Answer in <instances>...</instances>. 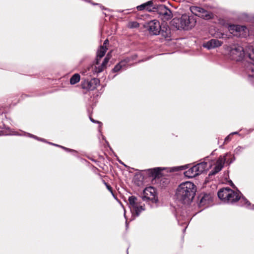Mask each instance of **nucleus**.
<instances>
[{"instance_id": "obj_24", "label": "nucleus", "mask_w": 254, "mask_h": 254, "mask_svg": "<svg viewBox=\"0 0 254 254\" xmlns=\"http://www.w3.org/2000/svg\"><path fill=\"white\" fill-rule=\"evenodd\" d=\"M152 3H153L152 1H151V0L149 1L146 3H144L140 5L137 6V9L138 10H142L145 9L146 6H148V5L152 4Z\"/></svg>"}, {"instance_id": "obj_33", "label": "nucleus", "mask_w": 254, "mask_h": 254, "mask_svg": "<svg viewBox=\"0 0 254 254\" xmlns=\"http://www.w3.org/2000/svg\"><path fill=\"white\" fill-rule=\"evenodd\" d=\"M238 132H233L232 134H237Z\"/></svg>"}, {"instance_id": "obj_29", "label": "nucleus", "mask_w": 254, "mask_h": 254, "mask_svg": "<svg viewBox=\"0 0 254 254\" xmlns=\"http://www.w3.org/2000/svg\"><path fill=\"white\" fill-rule=\"evenodd\" d=\"M105 185H106L107 189L111 192L113 193V191H112V187L109 186L107 183H105Z\"/></svg>"}, {"instance_id": "obj_36", "label": "nucleus", "mask_w": 254, "mask_h": 254, "mask_svg": "<svg viewBox=\"0 0 254 254\" xmlns=\"http://www.w3.org/2000/svg\"><path fill=\"white\" fill-rule=\"evenodd\" d=\"M53 144L54 145H56V144ZM56 146H58V145H56Z\"/></svg>"}, {"instance_id": "obj_23", "label": "nucleus", "mask_w": 254, "mask_h": 254, "mask_svg": "<svg viewBox=\"0 0 254 254\" xmlns=\"http://www.w3.org/2000/svg\"><path fill=\"white\" fill-rule=\"evenodd\" d=\"M80 79V75L78 73H75L72 76L70 79V83L71 84L73 85L78 83Z\"/></svg>"}, {"instance_id": "obj_9", "label": "nucleus", "mask_w": 254, "mask_h": 254, "mask_svg": "<svg viewBox=\"0 0 254 254\" xmlns=\"http://www.w3.org/2000/svg\"><path fill=\"white\" fill-rule=\"evenodd\" d=\"M190 10L195 15L204 19H209L213 17V15L211 12H209L200 7H191Z\"/></svg>"}, {"instance_id": "obj_16", "label": "nucleus", "mask_w": 254, "mask_h": 254, "mask_svg": "<svg viewBox=\"0 0 254 254\" xmlns=\"http://www.w3.org/2000/svg\"><path fill=\"white\" fill-rule=\"evenodd\" d=\"M111 58L110 53H108L104 60L102 64L98 66H95L94 68V72L96 73H100L103 71L107 67V64Z\"/></svg>"}, {"instance_id": "obj_25", "label": "nucleus", "mask_w": 254, "mask_h": 254, "mask_svg": "<svg viewBox=\"0 0 254 254\" xmlns=\"http://www.w3.org/2000/svg\"><path fill=\"white\" fill-rule=\"evenodd\" d=\"M128 27L130 28H137L139 27V24L136 21L129 22L128 24Z\"/></svg>"}, {"instance_id": "obj_17", "label": "nucleus", "mask_w": 254, "mask_h": 254, "mask_svg": "<svg viewBox=\"0 0 254 254\" xmlns=\"http://www.w3.org/2000/svg\"><path fill=\"white\" fill-rule=\"evenodd\" d=\"M212 196L210 194H205L201 198L199 202L200 206H207L212 201Z\"/></svg>"}, {"instance_id": "obj_13", "label": "nucleus", "mask_w": 254, "mask_h": 254, "mask_svg": "<svg viewBox=\"0 0 254 254\" xmlns=\"http://www.w3.org/2000/svg\"><path fill=\"white\" fill-rule=\"evenodd\" d=\"M159 34L162 37L167 40H169L171 36V29L169 26L166 24H162L161 26Z\"/></svg>"}, {"instance_id": "obj_18", "label": "nucleus", "mask_w": 254, "mask_h": 254, "mask_svg": "<svg viewBox=\"0 0 254 254\" xmlns=\"http://www.w3.org/2000/svg\"><path fill=\"white\" fill-rule=\"evenodd\" d=\"M107 48L106 46H101L97 52L96 64H98L101 59L104 56Z\"/></svg>"}, {"instance_id": "obj_5", "label": "nucleus", "mask_w": 254, "mask_h": 254, "mask_svg": "<svg viewBox=\"0 0 254 254\" xmlns=\"http://www.w3.org/2000/svg\"><path fill=\"white\" fill-rule=\"evenodd\" d=\"M128 201L131 211L137 216L139 215L142 211L144 210V204L142 203L140 199H139L135 196H129Z\"/></svg>"}, {"instance_id": "obj_1", "label": "nucleus", "mask_w": 254, "mask_h": 254, "mask_svg": "<svg viewBox=\"0 0 254 254\" xmlns=\"http://www.w3.org/2000/svg\"><path fill=\"white\" fill-rule=\"evenodd\" d=\"M195 192L194 184L190 182L182 183L177 188L176 196L184 204H189L192 200Z\"/></svg>"}, {"instance_id": "obj_28", "label": "nucleus", "mask_w": 254, "mask_h": 254, "mask_svg": "<svg viewBox=\"0 0 254 254\" xmlns=\"http://www.w3.org/2000/svg\"><path fill=\"white\" fill-rule=\"evenodd\" d=\"M224 34L222 33H218L216 34V37L219 38H222L223 37Z\"/></svg>"}, {"instance_id": "obj_15", "label": "nucleus", "mask_w": 254, "mask_h": 254, "mask_svg": "<svg viewBox=\"0 0 254 254\" xmlns=\"http://www.w3.org/2000/svg\"><path fill=\"white\" fill-rule=\"evenodd\" d=\"M222 43V42L217 39H213L204 44L203 46L208 49H211L221 46Z\"/></svg>"}, {"instance_id": "obj_22", "label": "nucleus", "mask_w": 254, "mask_h": 254, "mask_svg": "<svg viewBox=\"0 0 254 254\" xmlns=\"http://www.w3.org/2000/svg\"><path fill=\"white\" fill-rule=\"evenodd\" d=\"M247 55L250 59L254 63V47L249 45L246 48Z\"/></svg>"}, {"instance_id": "obj_3", "label": "nucleus", "mask_w": 254, "mask_h": 254, "mask_svg": "<svg viewBox=\"0 0 254 254\" xmlns=\"http://www.w3.org/2000/svg\"><path fill=\"white\" fill-rule=\"evenodd\" d=\"M196 22V20L193 16L184 14L180 18H173L172 20V24L178 30H188L193 28Z\"/></svg>"}, {"instance_id": "obj_14", "label": "nucleus", "mask_w": 254, "mask_h": 254, "mask_svg": "<svg viewBox=\"0 0 254 254\" xmlns=\"http://www.w3.org/2000/svg\"><path fill=\"white\" fill-rule=\"evenodd\" d=\"M194 166L199 175L204 171L209 170L212 166V163L210 162H202Z\"/></svg>"}, {"instance_id": "obj_30", "label": "nucleus", "mask_w": 254, "mask_h": 254, "mask_svg": "<svg viewBox=\"0 0 254 254\" xmlns=\"http://www.w3.org/2000/svg\"><path fill=\"white\" fill-rule=\"evenodd\" d=\"M90 120L91 122H92L93 123H98L99 124H101L100 122H96L95 120H94V119H92L91 118H90Z\"/></svg>"}, {"instance_id": "obj_34", "label": "nucleus", "mask_w": 254, "mask_h": 254, "mask_svg": "<svg viewBox=\"0 0 254 254\" xmlns=\"http://www.w3.org/2000/svg\"><path fill=\"white\" fill-rule=\"evenodd\" d=\"M32 137H33L34 138H37V137L34 135H32Z\"/></svg>"}, {"instance_id": "obj_10", "label": "nucleus", "mask_w": 254, "mask_h": 254, "mask_svg": "<svg viewBox=\"0 0 254 254\" xmlns=\"http://www.w3.org/2000/svg\"><path fill=\"white\" fill-rule=\"evenodd\" d=\"M161 26L159 21L155 19L150 21L147 24V28L149 32L155 35H159Z\"/></svg>"}, {"instance_id": "obj_12", "label": "nucleus", "mask_w": 254, "mask_h": 254, "mask_svg": "<svg viewBox=\"0 0 254 254\" xmlns=\"http://www.w3.org/2000/svg\"><path fill=\"white\" fill-rule=\"evenodd\" d=\"M245 71L248 76V79L251 82H254V64L249 63L246 65Z\"/></svg>"}, {"instance_id": "obj_31", "label": "nucleus", "mask_w": 254, "mask_h": 254, "mask_svg": "<svg viewBox=\"0 0 254 254\" xmlns=\"http://www.w3.org/2000/svg\"><path fill=\"white\" fill-rule=\"evenodd\" d=\"M108 43V40H106L104 43H103V45L104 46H106V44Z\"/></svg>"}, {"instance_id": "obj_6", "label": "nucleus", "mask_w": 254, "mask_h": 254, "mask_svg": "<svg viewBox=\"0 0 254 254\" xmlns=\"http://www.w3.org/2000/svg\"><path fill=\"white\" fill-rule=\"evenodd\" d=\"M228 29L232 34L237 37H246L249 33V29L246 26L239 25H230Z\"/></svg>"}, {"instance_id": "obj_11", "label": "nucleus", "mask_w": 254, "mask_h": 254, "mask_svg": "<svg viewBox=\"0 0 254 254\" xmlns=\"http://www.w3.org/2000/svg\"><path fill=\"white\" fill-rule=\"evenodd\" d=\"M230 155L226 154L223 156H220L217 161L214 170L212 171L209 175H214L219 172L223 168L224 163L227 160V157Z\"/></svg>"}, {"instance_id": "obj_27", "label": "nucleus", "mask_w": 254, "mask_h": 254, "mask_svg": "<svg viewBox=\"0 0 254 254\" xmlns=\"http://www.w3.org/2000/svg\"><path fill=\"white\" fill-rule=\"evenodd\" d=\"M91 82H92V85L96 86V88L99 84V80L97 78H93L91 80Z\"/></svg>"}, {"instance_id": "obj_2", "label": "nucleus", "mask_w": 254, "mask_h": 254, "mask_svg": "<svg viewBox=\"0 0 254 254\" xmlns=\"http://www.w3.org/2000/svg\"><path fill=\"white\" fill-rule=\"evenodd\" d=\"M241 193L239 191H235L229 188H223L218 192V197L223 201L228 203H232L240 199L244 202L246 206L250 205L251 203L245 198H241Z\"/></svg>"}, {"instance_id": "obj_35", "label": "nucleus", "mask_w": 254, "mask_h": 254, "mask_svg": "<svg viewBox=\"0 0 254 254\" xmlns=\"http://www.w3.org/2000/svg\"><path fill=\"white\" fill-rule=\"evenodd\" d=\"M62 148H63L64 149H67L65 147H62Z\"/></svg>"}, {"instance_id": "obj_19", "label": "nucleus", "mask_w": 254, "mask_h": 254, "mask_svg": "<svg viewBox=\"0 0 254 254\" xmlns=\"http://www.w3.org/2000/svg\"><path fill=\"white\" fill-rule=\"evenodd\" d=\"M81 86L83 89L88 90H93L96 88V86L92 85V82L88 80H84L81 83Z\"/></svg>"}, {"instance_id": "obj_4", "label": "nucleus", "mask_w": 254, "mask_h": 254, "mask_svg": "<svg viewBox=\"0 0 254 254\" xmlns=\"http://www.w3.org/2000/svg\"><path fill=\"white\" fill-rule=\"evenodd\" d=\"M230 58L236 61H241L247 54L243 47L238 45H234L228 48Z\"/></svg>"}, {"instance_id": "obj_20", "label": "nucleus", "mask_w": 254, "mask_h": 254, "mask_svg": "<svg viewBox=\"0 0 254 254\" xmlns=\"http://www.w3.org/2000/svg\"><path fill=\"white\" fill-rule=\"evenodd\" d=\"M184 174L188 178H193L198 175L195 166H193L192 167L186 171Z\"/></svg>"}, {"instance_id": "obj_32", "label": "nucleus", "mask_w": 254, "mask_h": 254, "mask_svg": "<svg viewBox=\"0 0 254 254\" xmlns=\"http://www.w3.org/2000/svg\"><path fill=\"white\" fill-rule=\"evenodd\" d=\"M229 139V136H227V137H226L225 141H226L228 140Z\"/></svg>"}, {"instance_id": "obj_21", "label": "nucleus", "mask_w": 254, "mask_h": 254, "mask_svg": "<svg viewBox=\"0 0 254 254\" xmlns=\"http://www.w3.org/2000/svg\"><path fill=\"white\" fill-rule=\"evenodd\" d=\"M129 60L128 59L122 61L114 67L113 69V71L116 72L120 71L121 69L126 66Z\"/></svg>"}, {"instance_id": "obj_8", "label": "nucleus", "mask_w": 254, "mask_h": 254, "mask_svg": "<svg viewBox=\"0 0 254 254\" xmlns=\"http://www.w3.org/2000/svg\"><path fill=\"white\" fill-rule=\"evenodd\" d=\"M142 198L144 201L150 200L156 202L158 199L155 189L152 187L146 188L143 190Z\"/></svg>"}, {"instance_id": "obj_7", "label": "nucleus", "mask_w": 254, "mask_h": 254, "mask_svg": "<svg viewBox=\"0 0 254 254\" xmlns=\"http://www.w3.org/2000/svg\"><path fill=\"white\" fill-rule=\"evenodd\" d=\"M156 11L159 17L164 21H167L173 17V13L170 9L164 5H159L156 7Z\"/></svg>"}, {"instance_id": "obj_26", "label": "nucleus", "mask_w": 254, "mask_h": 254, "mask_svg": "<svg viewBox=\"0 0 254 254\" xmlns=\"http://www.w3.org/2000/svg\"><path fill=\"white\" fill-rule=\"evenodd\" d=\"M145 9L148 11H154L155 10H156V8L153 6V3L148 6H146Z\"/></svg>"}]
</instances>
